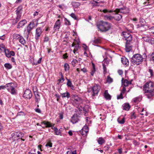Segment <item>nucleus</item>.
Listing matches in <instances>:
<instances>
[{
	"mask_svg": "<svg viewBox=\"0 0 154 154\" xmlns=\"http://www.w3.org/2000/svg\"><path fill=\"white\" fill-rule=\"evenodd\" d=\"M143 90L148 99L154 96V84L151 82H147L143 85Z\"/></svg>",
	"mask_w": 154,
	"mask_h": 154,
	"instance_id": "nucleus-1",
	"label": "nucleus"
},
{
	"mask_svg": "<svg viewBox=\"0 0 154 154\" xmlns=\"http://www.w3.org/2000/svg\"><path fill=\"white\" fill-rule=\"evenodd\" d=\"M131 61L134 65H138L142 63L143 61V58L141 55L137 54L133 55L131 59Z\"/></svg>",
	"mask_w": 154,
	"mask_h": 154,
	"instance_id": "nucleus-2",
	"label": "nucleus"
},
{
	"mask_svg": "<svg viewBox=\"0 0 154 154\" xmlns=\"http://www.w3.org/2000/svg\"><path fill=\"white\" fill-rule=\"evenodd\" d=\"M72 100L73 101V104L75 106H77V107L79 108V110L82 111V110H85V108L84 107H79V105L82 102V100L78 96L74 95L73 96L72 98Z\"/></svg>",
	"mask_w": 154,
	"mask_h": 154,
	"instance_id": "nucleus-3",
	"label": "nucleus"
},
{
	"mask_svg": "<svg viewBox=\"0 0 154 154\" xmlns=\"http://www.w3.org/2000/svg\"><path fill=\"white\" fill-rule=\"evenodd\" d=\"M100 89V87L99 85H95L92 87L91 90L88 89V92H90L91 91L92 96H94L97 95Z\"/></svg>",
	"mask_w": 154,
	"mask_h": 154,
	"instance_id": "nucleus-4",
	"label": "nucleus"
},
{
	"mask_svg": "<svg viewBox=\"0 0 154 154\" xmlns=\"http://www.w3.org/2000/svg\"><path fill=\"white\" fill-rule=\"evenodd\" d=\"M24 136V134L20 131L14 132L11 134V137L13 141L18 140L22 138Z\"/></svg>",
	"mask_w": 154,
	"mask_h": 154,
	"instance_id": "nucleus-5",
	"label": "nucleus"
},
{
	"mask_svg": "<svg viewBox=\"0 0 154 154\" xmlns=\"http://www.w3.org/2000/svg\"><path fill=\"white\" fill-rule=\"evenodd\" d=\"M22 7L21 6H20L17 8L16 12L17 14V17L16 19L14 20L13 24L17 23L20 19L21 17L22 10Z\"/></svg>",
	"mask_w": 154,
	"mask_h": 154,
	"instance_id": "nucleus-6",
	"label": "nucleus"
},
{
	"mask_svg": "<svg viewBox=\"0 0 154 154\" xmlns=\"http://www.w3.org/2000/svg\"><path fill=\"white\" fill-rule=\"evenodd\" d=\"M32 96L30 90L29 89H27L25 91L23 96L25 98L30 99L32 97Z\"/></svg>",
	"mask_w": 154,
	"mask_h": 154,
	"instance_id": "nucleus-7",
	"label": "nucleus"
},
{
	"mask_svg": "<svg viewBox=\"0 0 154 154\" xmlns=\"http://www.w3.org/2000/svg\"><path fill=\"white\" fill-rule=\"evenodd\" d=\"M79 42L77 41L75 39L74 42L72 45V47H74V48L73 51V52L74 54L75 53V52L77 51L79 48Z\"/></svg>",
	"mask_w": 154,
	"mask_h": 154,
	"instance_id": "nucleus-8",
	"label": "nucleus"
},
{
	"mask_svg": "<svg viewBox=\"0 0 154 154\" xmlns=\"http://www.w3.org/2000/svg\"><path fill=\"white\" fill-rule=\"evenodd\" d=\"M116 13H119L125 14L128 12L127 8L124 7L119 9H116L114 11Z\"/></svg>",
	"mask_w": 154,
	"mask_h": 154,
	"instance_id": "nucleus-9",
	"label": "nucleus"
},
{
	"mask_svg": "<svg viewBox=\"0 0 154 154\" xmlns=\"http://www.w3.org/2000/svg\"><path fill=\"white\" fill-rule=\"evenodd\" d=\"M88 131V127L85 125L80 131V133L83 135H86Z\"/></svg>",
	"mask_w": 154,
	"mask_h": 154,
	"instance_id": "nucleus-10",
	"label": "nucleus"
},
{
	"mask_svg": "<svg viewBox=\"0 0 154 154\" xmlns=\"http://www.w3.org/2000/svg\"><path fill=\"white\" fill-rule=\"evenodd\" d=\"M96 25L98 29H104V22L103 21L97 22Z\"/></svg>",
	"mask_w": 154,
	"mask_h": 154,
	"instance_id": "nucleus-11",
	"label": "nucleus"
},
{
	"mask_svg": "<svg viewBox=\"0 0 154 154\" xmlns=\"http://www.w3.org/2000/svg\"><path fill=\"white\" fill-rule=\"evenodd\" d=\"M93 44H99L101 43V41L100 38H98L94 37V39L91 41Z\"/></svg>",
	"mask_w": 154,
	"mask_h": 154,
	"instance_id": "nucleus-12",
	"label": "nucleus"
},
{
	"mask_svg": "<svg viewBox=\"0 0 154 154\" xmlns=\"http://www.w3.org/2000/svg\"><path fill=\"white\" fill-rule=\"evenodd\" d=\"M26 23L27 22L25 20H24L20 21V22L18 23L17 28H23L22 26H23L24 25V24Z\"/></svg>",
	"mask_w": 154,
	"mask_h": 154,
	"instance_id": "nucleus-13",
	"label": "nucleus"
},
{
	"mask_svg": "<svg viewBox=\"0 0 154 154\" xmlns=\"http://www.w3.org/2000/svg\"><path fill=\"white\" fill-rule=\"evenodd\" d=\"M52 128L53 129L54 131V134L55 135L62 136L61 133L60 131V129L59 130L56 127Z\"/></svg>",
	"mask_w": 154,
	"mask_h": 154,
	"instance_id": "nucleus-14",
	"label": "nucleus"
},
{
	"mask_svg": "<svg viewBox=\"0 0 154 154\" xmlns=\"http://www.w3.org/2000/svg\"><path fill=\"white\" fill-rule=\"evenodd\" d=\"M121 62L123 64L126 65V66L128 65L129 64L128 60L125 57L121 58Z\"/></svg>",
	"mask_w": 154,
	"mask_h": 154,
	"instance_id": "nucleus-15",
	"label": "nucleus"
},
{
	"mask_svg": "<svg viewBox=\"0 0 154 154\" xmlns=\"http://www.w3.org/2000/svg\"><path fill=\"white\" fill-rule=\"evenodd\" d=\"M42 33L41 29H36L35 38L36 39H38L39 38Z\"/></svg>",
	"mask_w": 154,
	"mask_h": 154,
	"instance_id": "nucleus-16",
	"label": "nucleus"
},
{
	"mask_svg": "<svg viewBox=\"0 0 154 154\" xmlns=\"http://www.w3.org/2000/svg\"><path fill=\"white\" fill-rule=\"evenodd\" d=\"M122 35L124 36L125 39L131 35L128 31L122 32Z\"/></svg>",
	"mask_w": 154,
	"mask_h": 154,
	"instance_id": "nucleus-17",
	"label": "nucleus"
},
{
	"mask_svg": "<svg viewBox=\"0 0 154 154\" xmlns=\"http://www.w3.org/2000/svg\"><path fill=\"white\" fill-rule=\"evenodd\" d=\"M41 124H44V125H46L45 127L46 128L48 127H52L53 125L51 124L48 122H47L46 121H43L41 122ZM54 126V125H53Z\"/></svg>",
	"mask_w": 154,
	"mask_h": 154,
	"instance_id": "nucleus-18",
	"label": "nucleus"
},
{
	"mask_svg": "<svg viewBox=\"0 0 154 154\" xmlns=\"http://www.w3.org/2000/svg\"><path fill=\"white\" fill-rule=\"evenodd\" d=\"M112 28V26L110 23L107 22H104V29H110Z\"/></svg>",
	"mask_w": 154,
	"mask_h": 154,
	"instance_id": "nucleus-19",
	"label": "nucleus"
},
{
	"mask_svg": "<svg viewBox=\"0 0 154 154\" xmlns=\"http://www.w3.org/2000/svg\"><path fill=\"white\" fill-rule=\"evenodd\" d=\"M116 14H115V15L114 17V19L115 20L119 21L122 18V16L119 14V13H116Z\"/></svg>",
	"mask_w": 154,
	"mask_h": 154,
	"instance_id": "nucleus-20",
	"label": "nucleus"
},
{
	"mask_svg": "<svg viewBox=\"0 0 154 154\" xmlns=\"http://www.w3.org/2000/svg\"><path fill=\"white\" fill-rule=\"evenodd\" d=\"M122 84L123 85L124 87H127V86L129 84V82L127 79H125L123 78H122Z\"/></svg>",
	"mask_w": 154,
	"mask_h": 154,
	"instance_id": "nucleus-21",
	"label": "nucleus"
},
{
	"mask_svg": "<svg viewBox=\"0 0 154 154\" xmlns=\"http://www.w3.org/2000/svg\"><path fill=\"white\" fill-rule=\"evenodd\" d=\"M61 95L62 98L66 97L69 98L70 97V94L68 91H66L65 93L61 94Z\"/></svg>",
	"mask_w": 154,
	"mask_h": 154,
	"instance_id": "nucleus-22",
	"label": "nucleus"
},
{
	"mask_svg": "<svg viewBox=\"0 0 154 154\" xmlns=\"http://www.w3.org/2000/svg\"><path fill=\"white\" fill-rule=\"evenodd\" d=\"M104 95L106 99L110 100L111 99V96L108 94L107 90L105 91Z\"/></svg>",
	"mask_w": 154,
	"mask_h": 154,
	"instance_id": "nucleus-23",
	"label": "nucleus"
},
{
	"mask_svg": "<svg viewBox=\"0 0 154 154\" xmlns=\"http://www.w3.org/2000/svg\"><path fill=\"white\" fill-rule=\"evenodd\" d=\"M126 51L127 52H129L132 50V47L130 44H126Z\"/></svg>",
	"mask_w": 154,
	"mask_h": 154,
	"instance_id": "nucleus-24",
	"label": "nucleus"
},
{
	"mask_svg": "<svg viewBox=\"0 0 154 154\" xmlns=\"http://www.w3.org/2000/svg\"><path fill=\"white\" fill-rule=\"evenodd\" d=\"M130 107V106L128 103H125L123 106V110L128 111Z\"/></svg>",
	"mask_w": 154,
	"mask_h": 154,
	"instance_id": "nucleus-25",
	"label": "nucleus"
},
{
	"mask_svg": "<svg viewBox=\"0 0 154 154\" xmlns=\"http://www.w3.org/2000/svg\"><path fill=\"white\" fill-rule=\"evenodd\" d=\"M59 19H58L55 23L54 28L57 29H59L60 28V21Z\"/></svg>",
	"mask_w": 154,
	"mask_h": 154,
	"instance_id": "nucleus-26",
	"label": "nucleus"
},
{
	"mask_svg": "<svg viewBox=\"0 0 154 154\" xmlns=\"http://www.w3.org/2000/svg\"><path fill=\"white\" fill-rule=\"evenodd\" d=\"M98 143L100 145H102L105 142V140L102 137H99L97 140Z\"/></svg>",
	"mask_w": 154,
	"mask_h": 154,
	"instance_id": "nucleus-27",
	"label": "nucleus"
},
{
	"mask_svg": "<svg viewBox=\"0 0 154 154\" xmlns=\"http://www.w3.org/2000/svg\"><path fill=\"white\" fill-rule=\"evenodd\" d=\"M35 102L37 103H38L39 101L40 100V96L38 94V92H36V93L35 92Z\"/></svg>",
	"mask_w": 154,
	"mask_h": 154,
	"instance_id": "nucleus-28",
	"label": "nucleus"
},
{
	"mask_svg": "<svg viewBox=\"0 0 154 154\" xmlns=\"http://www.w3.org/2000/svg\"><path fill=\"white\" fill-rule=\"evenodd\" d=\"M35 26L36 25L34 24L33 21L31 22L27 26V29H32L35 27Z\"/></svg>",
	"mask_w": 154,
	"mask_h": 154,
	"instance_id": "nucleus-29",
	"label": "nucleus"
},
{
	"mask_svg": "<svg viewBox=\"0 0 154 154\" xmlns=\"http://www.w3.org/2000/svg\"><path fill=\"white\" fill-rule=\"evenodd\" d=\"M92 65L93 66V68L91 69V75L93 76L94 75L96 72V69L95 64L92 63Z\"/></svg>",
	"mask_w": 154,
	"mask_h": 154,
	"instance_id": "nucleus-30",
	"label": "nucleus"
},
{
	"mask_svg": "<svg viewBox=\"0 0 154 154\" xmlns=\"http://www.w3.org/2000/svg\"><path fill=\"white\" fill-rule=\"evenodd\" d=\"M141 99L142 98L141 97H138L134 98L133 99V101L135 103H138L140 101Z\"/></svg>",
	"mask_w": 154,
	"mask_h": 154,
	"instance_id": "nucleus-31",
	"label": "nucleus"
},
{
	"mask_svg": "<svg viewBox=\"0 0 154 154\" xmlns=\"http://www.w3.org/2000/svg\"><path fill=\"white\" fill-rule=\"evenodd\" d=\"M72 5L73 7L76 8L80 6V4L78 2H72Z\"/></svg>",
	"mask_w": 154,
	"mask_h": 154,
	"instance_id": "nucleus-32",
	"label": "nucleus"
},
{
	"mask_svg": "<svg viewBox=\"0 0 154 154\" xmlns=\"http://www.w3.org/2000/svg\"><path fill=\"white\" fill-rule=\"evenodd\" d=\"M10 93L13 95H16L17 94V90L16 88H10Z\"/></svg>",
	"mask_w": 154,
	"mask_h": 154,
	"instance_id": "nucleus-33",
	"label": "nucleus"
},
{
	"mask_svg": "<svg viewBox=\"0 0 154 154\" xmlns=\"http://www.w3.org/2000/svg\"><path fill=\"white\" fill-rule=\"evenodd\" d=\"M19 42L23 45H24L26 44V41L24 38L21 36L19 39Z\"/></svg>",
	"mask_w": 154,
	"mask_h": 154,
	"instance_id": "nucleus-34",
	"label": "nucleus"
},
{
	"mask_svg": "<svg viewBox=\"0 0 154 154\" xmlns=\"http://www.w3.org/2000/svg\"><path fill=\"white\" fill-rule=\"evenodd\" d=\"M17 87V84L15 82H10V88H16Z\"/></svg>",
	"mask_w": 154,
	"mask_h": 154,
	"instance_id": "nucleus-35",
	"label": "nucleus"
},
{
	"mask_svg": "<svg viewBox=\"0 0 154 154\" xmlns=\"http://www.w3.org/2000/svg\"><path fill=\"white\" fill-rule=\"evenodd\" d=\"M132 39V38L131 35L128 38H126L125 39L126 41V44H130L131 42Z\"/></svg>",
	"mask_w": 154,
	"mask_h": 154,
	"instance_id": "nucleus-36",
	"label": "nucleus"
},
{
	"mask_svg": "<svg viewBox=\"0 0 154 154\" xmlns=\"http://www.w3.org/2000/svg\"><path fill=\"white\" fill-rule=\"evenodd\" d=\"M78 119L77 116H72V121L73 123H76L78 122Z\"/></svg>",
	"mask_w": 154,
	"mask_h": 154,
	"instance_id": "nucleus-37",
	"label": "nucleus"
},
{
	"mask_svg": "<svg viewBox=\"0 0 154 154\" xmlns=\"http://www.w3.org/2000/svg\"><path fill=\"white\" fill-rule=\"evenodd\" d=\"M5 53V55L6 57L8 58L10 57V51L8 49H5V50L4 51Z\"/></svg>",
	"mask_w": 154,
	"mask_h": 154,
	"instance_id": "nucleus-38",
	"label": "nucleus"
},
{
	"mask_svg": "<svg viewBox=\"0 0 154 154\" xmlns=\"http://www.w3.org/2000/svg\"><path fill=\"white\" fill-rule=\"evenodd\" d=\"M64 68L65 71H66L69 70V65L67 63H65L64 65Z\"/></svg>",
	"mask_w": 154,
	"mask_h": 154,
	"instance_id": "nucleus-39",
	"label": "nucleus"
},
{
	"mask_svg": "<svg viewBox=\"0 0 154 154\" xmlns=\"http://www.w3.org/2000/svg\"><path fill=\"white\" fill-rule=\"evenodd\" d=\"M104 18L105 19L111 20L114 18V17L110 16L105 15L104 16Z\"/></svg>",
	"mask_w": 154,
	"mask_h": 154,
	"instance_id": "nucleus-40",
	"label": "nucleus"
},
{
	"mask_svg": "<svg viewBox=\"0 0 154 154\" xmlns=\"http://www.w3.org/2000/svg\"><path fill=\"white\" fill-rule=\"evenodd\" d=\"M6 49L5 46L3 45H0V51L1 52L4 51Z\"/></svg>",
	"mask_w": 154,
	"mask_h": 154,
	"instance_id": "nucleus-41",
	"label": "nucleus"
},
{
	"mask_svg": "<svg viewBox=\"0 0 154 154\" xmlns=\"http://www.w3.org/2000/svg\"><path fill=\"white\" fill-rule=\"evenodd\" d=\"M78 63V61L76 59H73L71 62L72 65L73 67L75 66L76 64Z\"/></svg>",
	"mask_w": 154,
	"mask_h": 154,
	"instance_id": "nucleus-42",
	"label": "nucleus"
},
{
	"mask_svg": "<svg viewBox=\"0 0 154 154\" xmlns=\"http://www.w3.org/2000/svg\"><path fill=\"white\" fill-rule=\"evenodd\" d=\"M70 16L74 20H78V18L73 13H71L70 14Z\"/></svg>",
	"mask_w": 154,
	"mask_h": 154,
	"instance_id": "nucleus-43",
	"label": "nucleus"
},
{
	"mask_svg": "<svg viewBox=\"0 0 154 154\" xmlns=\"http://www.w3.org/2000/svg\"><path fill=\"white\" fill-rule=\"evenodd\" d=\"M113 81V79L111 78L109 76H107V82L109 83H111Z\"/></svg>",
	"mask_w": 154,
	"mask_h": 154,
	"instance_id": "nucleus-44",
	"label": "nucleus"
},
{
	"mask_svg": "<svg viewBox=\"0 0 154 154\" xmlns=\"http://www.w3.org/2000/svg\"><path fill=\"white\" fill-rule=\"evenodd\" d=\"M31 29H25L24 31V34L26 35L27 37H28V35Z\"/></svg>",
	"mask_w": 154,
	"mask_h": 154,
	"instance_id": "nucleus-45",
	"label": "nucleus"
},
{
	"mask_svg": "<svg viewBox=\"0 0 154 154\" xmlns=\"http://www.w3.org/2000/svg\"><path fill=\"white\" fill-rule=\"evenodd\" d=\"M13 36L14 39H19L21 37L20 35L17 34H14Z\"/></svg>",
	"mask_w": 154,
	"mask_h": 154,
	"instance_id": "nucleus-46",
	"label": "nucleus"
},
{
	"mask_svg": "<svg viewBox=\"0 0 154 154\" xmlns=\"http://www.w3.org/2000/svg\"><path fill=\"white\" fill-rule=\"evenodd\" d=\"M64 21L65 24L66 25H69L71 24L70 21L66 18H64Z\"/></svg>",
	"mask_w": 154,
	"mask_h": 154,
	"instance_id": "nucleus-47",
	"label": "nucleus"
},
{
	"mask_svg": "<svg viewBox=\"0 0 154 154\" xmlns=\"http://www.w3.org/2000/svg\"><path fill=\"white\" fill-rule=\"evenodd\" d=\"M67 85L68 86L70 87L72 85L71 82L70 80L67 79Z\"/></svg>",
	"mask_w": 154,
	"mask_h": 154,
	"instance_id": "nucleus-48",
	"label": "nucleus"
},
{
	"mask_svg": "<svg viewBox=\"0 0 154 154\" xmlns=\"http://www.w3.org/2000/svg\"><path fill=\"white\" fill-rule=\"evenodd\" d=\"M42 59V57H41L39 58L37 62H34V64L36 65L41 63Z\"/></svg>",
	"mask_w": 154,
	"mask_h": 154,
	"instance_id": "nucleus-49",
	"label": "nucleus"
},
{
	"mask_svg": "<svg viewBox=\"0 0 154 154\" xmlns=\"http://www.w3.org/2000/svg\"><path fill=\"white\" fill-rule=\"evenodd\" d=\"M123 93H122L121 92L120 94L117 96V99H122L123 98Z\"/></svg>",
	"mask_w": 154,
	"mask_h": 154,
	"instance_id": "nucleus-50",
	"label": "nucleus"
},
{
	"mask_svg": "<svg viewBox=\"0 0 154 154\" xmlns=\"http://www.w3.org/2000/svg\"><path fill=\"white\" fill-rule=\"evenodd\" d=\"M118 122L119 123L123 124L125 122V119L124 118H123L121 120H118Z\"/></svg>",
	"mask_w": 154,
	"mask_h": 154,
	"instance_id": "nucleus-51",
	"label": "nucleus"
},
{
	"mask_svg": "<svg viewBox=\"0 0 154 154\" xmlns=\"http://www.w3.org/2000/svg\"><path fill=\"white\" fill-rule=\"evenodd\" d=\"M46 146H48L50 147H52V143L50 142H48L46 145Z\"/></svg>",
	"mask_w": 154,
	"mask_h": 154,
	"instance_id": "nucleus-52",
	"label": "nucleus"
},
{
	"mask_svg": "<svg viewBox=\"0 0 154 154\" xmlns=\"http://www.w3.org/2000/svg\"><path fill=\"white\" fill-rule=\"evenodd\" d=\"M131 118L132 119H135L136 118V116L135 115L134 113H132L131 115Z\"/></svg>",
	"mask_w": 154,
	"mask_h": 154,
	"instance_id": "nucleus-53",
	"label": "nucleus"
},
{
	"mask_svg": "<svg viewBox=\"0 0 154 154\" xmlns=\"http://www.w3.org/2000/svg\"><path fill=\"white\" fill-rule=\"evenodd\" d=\"M64 78L62 74H61V78L60 79H59L58 81H59V82H62L64 81Z\"/></svg>",
	"mask_w": 154,
	"mask_h": 154,
	"instance_id": "nucleus-54",
	"label": "nucleus"
},
{
	"mask_svg": "<svg viewBox=\"0 0 154 154\" xmlns=\"http://www.w3.org/2000/svg\"><path fill=\"white\" fill-rule=\"evenodd\" d=\"M5 67L7 69H10V64L9 63H6L4 65Z\"/></svg>",
	"mask_w": 154,
	"mask_h": 154,
	"instance_id": "nucleus-55",
	"label": "nucleus"
},
{
	"mask_svg": "<svg viewBox=\"0 0 154 154\" xmlns=\"http://www.w3.org/2000/svg\"><path fill=\"white\" fill-rule=\"evenodd\" d=\"M151 60L153 61H154V52H153L152 54Z\"/></svg>",
	"mask_w": 154,
	"mask_h": 154,
	"instance_id": "nucleus-56",
	"label": "nucleus"
},
{
	"mask_svg": "<svg viewBox=\"0 0 154 154\" xmlns=\"http://www.w3.org/2000/svg\"><path fill=\"white\" fill-rule=\"evenodd\" d=\"M103 68L104 70V73H105L106 72V68L105 65H103Z\"/></svg>",
	"mask_w": 154,
	"mask_h": 154,
	"instance_id": "nucleus-57",
	"label": "nucleus"
},
{
	"mask_svg": "<svg viewBox=\"0 0 154 154\" xmlns=\"http://www.w3.org/2000/svg\"><path fill=\"white\" fill-rule=\"evenodd\" d=\"M35 111L37 112L38 113H41V111L40 109L38 108H36L35 109Z\"/></svg>",
	"mask_w": 154,
	"mask_h": 154,
	"instance_id": "nucleus-58",
	"label": "nucleus"
},
{
	"mask_svg": "<svg viewBox=\"0 0 154 154\" xmlns=\"http://www.w3.org/2000/svg\"><path fill=\"white\" fill-rule=\"evenodd\" d=\"M68 56H67V54L66 53L63 55V57L64 59H65L68 58Z\"/></svg>",
	"mask_w": 154,
	"mask_h": 154,
	"instance_id": "nucleus-59",
	"label": "nucleus"
},
{
	"mask_svg": "<svg viewBox=\"0 0 154 154\" xmlns=\"http://www.w3.org/2000/svg\"><path fill=\"white\" fill-rule=\"evenodd\" d=\"M118 73L119 75H122L123 74V71L121 70H119L118 71Z\"/></svg>",
	"mask_w": 154,
	"mask_h": 154,
	"instance_id": "nucleus-60",
	"label": "nucleus"
},
{
	"mask_svg": "<svg viewBox=\"0 0 154 154\" xmlns=\"http://www.w3.org/2000/svg\"><path fill=\"white\" fill-rule=\"evenodd\" d=\"M125 87H123V88L122 90V91L121 92L122 93L124 94L125 92L126 88H125Z\"/></svg>",
	"mask_w": 154,
	"mask_h": 154,
	"instance_id": "nucleus-61",
	"label": "nucleus"
},
{
	"mask_svg": "<svg viewBox=\"0 0 154 154\" xmlns=\"http://www.w3.org/2000/svg\"><path fill=\"white\" fill-rule=\"evenodd\" d=\"M10 86V83H8L7 84L5 85L4 86L5 87V88H7V89L9 90L8 87Z\"/></svg>",
	"mask_w": 154,
	"mask_h": 154,
	"instance_id": "nucleus-62",
	"label": "nucleus"
},
{
	"mask_svg": "<svg viewBox=\"0 0 154 154\" xmlns=\"http://www.w3.org/2000/svg\"><path fill=\"white\" fill-rule=\"evenodd\" d=\"M49 40V38L47 36H45L44 39V41L45 42H48Z\"/></svg>",
	"mask_w": 154,
	"mask_h": 154,
	"instance_id": "nucleus-63",
	"label": "nucleus"
},
{
	"mask_svg": "<svg viewBox=\"0 0 154 154\" xmlns=\"http://www.w3.org/2000/svg\"><path fill=\"white\" fill-rule=\"evenodd\" d=\"M59 118L60 119H62L63 118V116L62 113H60L59 116Z\"/></svg>",
	"mask_w": 154,
	"mask_h": 154,
	"instance_id": "nucleus-64",
	"label": "nucleus"
}]
</instances>
